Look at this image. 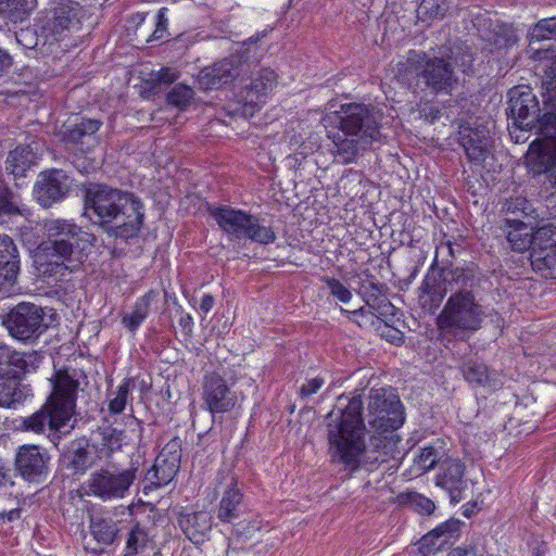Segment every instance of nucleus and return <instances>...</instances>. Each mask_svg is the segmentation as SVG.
Returning a JSON list of instances; mask_svg holds the SVG:
<instances>
[{
    "label": "nucleus",
    "instance_id": "nucleus-1",
    "mask_svg": "<svg viewBox=\"0 0 556 556\" xmlns=\"http://www.w3.org/2000/svg\"><path fill=\"white\" fill-rule=\"evenodd\" d=\"M327 415V441L330 463L351 476L362 467L371 469L387 460L396 440L394 430L404 422L403 406L392 388L372 389L368 402V424L375 431L366 444L363 401L345 399Z\"/></svg>",
    "mask_w": 556,
    "mask_h": 556
},
{
    "label": "nucleus",
    "instance_id": "nucleus-2",
    "mask_svg": "<svg viewBox=\"0 0 556 556\" xmlns=\"http://www.w3.org/2000/svg\"><path fill=\"white\" fill-rule=\"evenodd\" d=\"M143 206L134 194L106 185H90L85 192V216L109 236L122 239L138 235Z\"/></svg>",
    "mask_w": 556,
    "mask_h": 556
},
{
    "label": "nucleus",
    "instance_id": "nucleus-3",
    "mask_svg": "<svg viewBox=\"0 0 556 556\" xmlns=\"http://www.w3.org/2000/svg\"><path fill=\"white\" fill-rule=\"evenodd\" d=\"M329 103L328 110L333 113L338 127L327 129L330 140L329 152L339 164L353 163L361 151L366 150L380 136L379 125L369 110L363 103H343L340 110H333Z\"/></svg>",
    "mask_w": 556,
    "mask_h": 556
},
{
    "label": "nucleus",
    "instance_id": "nucleus-4",
    "mask_svg": "<svg viewBox=\"0 0 556 556\" xmlns=\"http://www.w3.org/2000/svg\"><path fill=\"white\" fill-rule=\"evenodd\" d=\"M43 231L46 241L41 244L42 250L47 256L56 260L40 264L41 270L46 276L60 279L80 267L96 241L93 235L70 219H48Z\"/></svg>",
    "mask_w": 556,
    "mask_h": 556
},
{
    "label": "nucleus",
    "instance_id": "nucleus-5",
    "mask_svg": "<svg viewBox=\"0 0 556 556\" xmlns=\"http://www.w3.org/2000/svg\"><path fill=\"white\" fill-rule=\"evenodd\" d=\"M542 97L549 111L542 116L541 131L549 142L544 149L532 143L525 162L533 174L544 173L553 192H556V67L553 63L542 83Z\"/></svg>",
    "mask_w": 556,
    "mask_h": 556
},
{
    "label": "nucleus",
    "instance_id": "nucleus-6",
    "mask_svg": "<svg viewBox=\"0 0 556 556\" xmlns=\"http://www.w3.org/2000/svg\"><path fill=\"white\" fill-rule=\"evenodd\" d=\"M389 72L395 80L407 87L415 79H421L426 88L435 94L450 93L455 83L450 62L415 50H410L406 59L392 61Z\"/></svg>",
    "mask_w": 556,
    "mask_h": 556
},
{
    "label": "nucleus",
    "instance_id": "nucleus-7",
    "mask_svg": "<svg viewBox=\"0 0 556 556\" xmlns=\"http://www.w3.org/2000/svg\"><path fill=\"white\" fill-rule=\"evenodd\" d=\"M83 10L78 3L70 0H61L36 34L34 47L41 52L54 53L65 52L78 46L81 29Z\"/></svg>",
    "mask_w": 556,
    "mask_h": 556
},
{
    "label": "nucleus",
    "instance_id": "nucleus-8",
    "mask_svg": "<svg viewBox=\"0 0 556 556\" xmlns=\"http://www.w3.org/2000/svg\"><path fill=\"white\" fill-rule=\"evenodd\" d=\"M77 387V382L68 375H59L46 404L23 419V428L34 433H42L47 428L60 431L67 426L75 413Z\"/></svg>",
    "mask_w": 556,
    "mask_h": 556
},
{
    "label": "nucleus",
    "instance_id": "nucleus-9",
    "mask_svg": "<svg viewBox=\"0 0 556 556\" xmlns=\"http://www.w3.org/2000/svg\"><path fill=\"white\" fill-rule=\"evenodd\" d=\"M219 228L233 239H250L260 244H270L276 240L271 227L262 225L256 216L228 205L208 208Z\"/></svg>",
    "mask_w": 556,
    "mask_h": 556
},
{
    "label": "nucleus",
    "instance_id": "nucleus-10",
    "mask_svg": "<svg viewBox=\"0 0 556 556\" xmlns=\"http://www.w3.org/2000/svg\"><path fill=\"white\" fill-rule=\"evenodd\" d=\"M137 471L134 464L127 468L113 465L96 470L85 482L86 493L104 502L122 500L129 494Z\"/></svg>",
    "mask_w": 556,
    "mask_h": 556
},
{
    "label": "nucleus",
    "instance_id": "nucleus-11",
    "mask_svg": "<svg viewBox=\"0 0 556 556\" xmlns=\"http://www.w3.org/2000/svg\"><path fill=\"white\" fill-rule=\"evenodd\" d=\"M482 321V311L471 292H456L447 300L439 316L441 328L477 330Z\"/></svg>",
    "mask_w": 556,
    "mask_h": 556
},
{
    "label": "nucleus",
    "instance_id": "nucleus-12",
    "mask_svg": "<svg viewBox=\"0 0 556 556\" xmlns=\"http://www.w3.org/2000/svg\"><path fill=\"white\" fill-rule=\"evenodd\" d=\"M3 325L9 333L20 341L38 338L46 328L42 309L25 302L17 304L7 314Z\"/></svg>",
    "mask_w": 556,
    "mask_h": 556
},
{
    "label": "nucleus",
    "instance_id": "nucleus-13",
    "mask_svg": "<svg viewBox=\"0 0 556 556\" xmlns=\"http://www.w3.org/2000/svg\"><path fill=\"white\" fill-rule=\"evenodd\" d=\"M508 97L509 116L518 128L531 130L538 124L541 126L539 101L529 87H515L509 90Z\"/></svg>",
    "mask_w": 556,
    "mask_h": 556
},
{
    "label": "nucleus",
    "instance_id": "nucleus-14",
    "mask_svg": "<svg viewBox=\"0 0 556 556\" xmlns=\"http://www.w3.org/2000/svg\"><path fill=\"white\" fill-rule=\"evenodd\" d=\"M277 85V75L273 70L262 68L252 77L239 93V103H242V113L245 116H253L266 102L269 94Z\"/></svg>",
    "mask_w": 556,
    "mask_h": 556
},
{
    "label": "nucleus",
    "instance_id": "nucleus-15",
    "mask_svg": "<svg viewBox=\"0 0 556 556\" xmlns=\"http://www.w3.org/2000/svg\"><path fill=\"white\" fill-rule=\"evenodd\" d=\"M203 406L210 413L219 414L231 410L237 404V395L218 374L212 372L204 377L202 387Z\"/></svg>",
    "mask_w": 556,
    "mask_h": 556
},
{
    "label": "nucleus",
    "instance_id": "nucleus-16",
    "mask_svg": "<svg viewBox=\"0 0 556 556\" xmlns=\"http://www.w3.org/2000/svg\"><path fill=\"white\" fill-rule=\"evenodd\" d=\"M504 231L511 249L516 252H523L533 248L538 242L554 235L553 225H544L533 231V228L519 219H505Z\"/></svg>",
    "mask_w": 556,
    "mask_h": 556
},
{
    "label": "nucleus",
    "instance_id": "nucleus-17",
    "mask_svg": "<svg viewBox=\"0 0 556 556\" xmlns=\"http://www.w3.org/2000/svg\"><path fill=\"white\" fill-rule=\"evenodd\" d=\"M41 361L37 352L21 353L9 345H0V378L15 381L22 374L36 370Z\"/></svg>",
    "mask_w": 556,
    "mask_h": 556
},
{
    "label": "nucleus",
    "instance_id": "nucleus-18",
    "mask_svg": "<svg viewBox=\"0 0 556 556\" xmlns=\"http://www.w3.org/2000/svg\"><path fill=\"white\" fill-rule=\"evenodd\" d=\"M49 456L36 445H24L20 447L15 466L20 475L29 482H40L48 475Z\"/></svg>",
    "mask_w": 556,
    "mask_h": 556
},
{
    "label": "nucleus",
    "instance_id": "nucleus-19",
    "mask_svg": "<svg viewBox=\"0 0 556 556\" xmlns=\"http://www.w3.org/2000/svg\"><path fill=\"white\" fill-rule=\"evenodd\" d=\"M530 47L528 53L533 61L542 64L544 79H546V71L552 66L556 54L549 48L534 49L532 45L539 41L556 40V16L540 20L530 30Z\"/></svg>",
    "mask_w": 556,
    "mask_h": 556
},
{
    "label": "nucleus",
    "instance_id": "nucleus-20",
    "mask_svg": "<svg viewBox=\"0 0 556 556\" xmlns=\"http://www.w3.org/2000/svg\"><path fill=\"white\" fill-rule=\"evenodd\" d=\"M68 188V176L63 170L52 169L40 174L35 193L38 202L48 207L52 203L62 200Z\"/></svg>",
    "mask_w": 556,
    "mask_h": 556
},
{
    "label": "nucleus",
    "instance_id": "nucleus-21",
    "mask_svg": "<svg viewBox=\"0 0 556 556\" xmlns=\"http://www.w3.org/2000/svg\"><path fill=\"white\" fill-rule=\"evenodd\" d=\"M180 464V456L172 454L166 456L164 452L155 458L153 466L146 472L142 492L148 494L152 490L168 484L176 476Z\"/></svg>",
    "mask_w": 556,
    "mask_h": 556
},
{
    "label": "nucleus",
    "instance_id": "nucleus-22",
    "mask_svg": "<svg viewBox=\"0 0 556 556\" xmlns=\"http://www.w3.org/2000/svg\"><path fill=\"white\" fill-rule=\"evenodd\" d=\"M465 381L473 389L483 388L496 391L504 384V377L500 371L490 369L478 359H468L460 366Z\"/></svg>",
    "mask_w": 556,
    "mask_h": 556
},
{
    "label": "nucleus",
    "instance_id": "nucleus-23",
    "mask_svg": "<svg viewBox=\"0 0 556 556\" xmlns=\"http://www.w3.org/2000/svg\"><path fill=\"white\" fill-rule=\"evenodd\" d=\"M465 465L459 459L446 458L440 465L437 485L448 492L451 500L459 502L462 492L467 489Z\"/></svg>",
    "mask_w": 556,
    "mask_h": 556
},
{
    "label": "nucleus",
    "instance_id": "nucleus-24",
    "mask_svg": "<svg viewBox=\"0 0 556 556\" xmlns=\"http://www.w3.org/2000/svg\"><path fill=\"white\" fill-rule=\"evenodd\" d=\"M239 74L237 60L228 58L201 70L198 81L202 89H217L231 83Z\"/></svg>",
    "mask_w": 556,
    "mask_h": 556
},
{
    "label": "nucleus",
    "instance_id": "nucleus-25",
    "mask_svg": "<svg viewBox=\"0 0 556 556\" xmlns=\"http://www.w3.org/2000/svg\"><path fill=\"white\" fill-rule=\"evenodd\" d=\"M177 522L186 538L194 544L203 543L213 526L212 516L205 510H181Z\"/></svg>",
    "mask_w": 556,
    "mask_h": 556
},
{
    "label": "nucleus",
    "instance_id": "nucleus-26",
    "mask_svg": "<svg viewBox=\"0 0 556 556\" xmlns=\"http://www.w3.org/2000/svg\"><path fill=\"white\" fill-rule=\"evenodd\" d=\"M459 141L470 162L482 163L489 152V131L485 127L460 126Z\"/></svg>",
    "mask_w": 556,
    "mask_h": 556
},
{
    "label": "nucleus",
    "instance_id": "nucleus-27",
    "mask_svg": "<svg viewBox=\"0 0 556 556\" xmlns=\"http://www.w3.org/2000/svg\"><path fill=\"white\" fill-rule=\"evenodd\" d=\"M460 527L462 522L453 518L440 523L421 538L420 549L428 554L443 548L458 539Z\"/></svg>",
    "mask_w": 556,
    "mask_h": 556
},
{
    "label": "nucleus",
    "instance_id": "nucleus-28",
    "mask_svg": "<svg viewBox=\"0 0 556 556\" xmlns=\"http://www.w3.org/2000/svg\"><path fill=\"white\" fill-rule=\"evenodd\" d=\"M555 233L545 238V243L538 242L531 251V266L534 271L546 279H556V239Z\"/></svg>",
    "mask_w": 556,
    "mask_h": 556
},
{
    "label": "nucleus",
    "instance_id": "nucleus-29",
    "mask_svg": "<svg viewBox=\"0 0 556 556\" xmlns=\"http://www.w3.org/2000/svg\"><path fill=\"white\" fill-rule=\"evenodd\" d=\"M243 495L237 488L233 477H228L222 494L216 516L222 522H231L240 516Z\"/></svg>",
    "mask_w": 556,
    "mask_h": 556
},
{
    "label": "nucleus",
    "instance_id": "nucleus-30",
    "mask_svg": "<svg viewBox=\"0 0 556 556\" xmlns=\"http://www.w3.org/2000/svg\"><path fill=\"white\" fill-rule=\"evenodd\" d=\"M383 288V285L365 281L362 283L358 294L364 300L366 306L372 311V314L387 317L393 315L395 307L384 294Z\"/></svg>",
    "mask_w": 556,
    "mask_h": 556
},
{
    "label": "nucleus",
    "instance_id": "nucleus-31",
    "mask_svg": "<svg viewBox=\"0 0 556 556\" xmlns=\"http://www.w3.org/2000/svg\"><path fill=\"white\" fill-rule=\"evenodd\" d=\"M36 152L30 146H17L11 150L5 161V169L15 179L24 177L36 164Z\"/></svg>",
    "mask_w": 556,
    "mask_h": 556
},
{
    "label": "nucleus",
    "instance_id": "nucleus-32",
    "mask_svg": "<svg viewBox=\"0 0 556 556\" xmlns=\"http://www.w3.org/2000/svg\"><path fill=\"white\" fill-rule=\"evenodd\" d=\"M154 291H149L138 298L130 313L122 316V325L131 333H136L143 321L149 316L152 300L155 298Z\"/></svg>",
    "mask_w": 556,
    "mask_h": 556
},
{
    "label": "nucleus",
    "instance_id": "nucleus-33",
    "mask_svg": "<svg viewBox=\"0 0 556 556\" xmlns=\"http://www.w3.org/2000/svg\"><path fill=\"white\" fill-rule=\"evenodd\" d=\"M18 252L11 253L10 258H0V294L10 296L20 269Z\"/></svg>",
    "mask_w": 556,
    "mask_h": 556
},
{
    "label": "nucleus",
    "instance_id": "nucleus-34",
    "mask_svg": "<svg viewBox=\"0 0 556 556\" xmlns=\"http://www.w3.org/2000/svg\"><path fill=\"white\" fill-rule=\"evenodd\" d=\"M89 528L92 538L103 546L112 545L119 532L117 521L112 518H92Z\"/></svg>",
    "mask_w": 556,
    "mask_h": 556
},
{
    "label": "nucleus",
    "instance_id": "nucleus-35",
    "mask_svg": "<svg viewBox=\"0 0 556 556\" xmlns=\"http://www.w3.org/2000/svg\"><path fill=\"white\" fill-rule=\"evenodd\" d=\"M150 542V536L146 527L135 523L126 534L123 556H139L142 554Z\"/></svg>",
    "mask_w": 556,
    "mask_h": 556
},
{
    "label": "nucleus",
    "instance_id": "nucleus-36",
    "mask_svg": "<svg viewBox=\"0 0 556 556\" xmlns=\"http://www.w3.org/2000/svg\"><path fill=\"white\" fill-rule=\"evenodd\" d=\"M448 8V0H422L417 9V15L424 22L442 20Z\"/></svg>",
    "mask_w": 556,
    "mask_h": 556
},
{
    "label": "nucleus",
    "instance_id": "nucleus-37",
    "mask_svg": "<svg viewBox=\"0 0 556 556\" xmlns=\"http://www.w3.org/2000/svg\"><path fill=\"white\" fill-rule=\"evenodd\" d=\"M444 456V450L441 444L429 445L424 447L419 455L415 458V467L420 472L431 470Z\"/></svg>",
    "mask_w": 556,
    "mask_h": 556
},
{
    "label": "nucleus",
    "instance_id": "nucleus-38",
    "mask_svg": "<svg viewBox=\"0 0 556 556\" xmlns=\"http://www.w3.org/2000/svg\"><path fill=\"white\" fill-rule=\"evenodd\" d=\"M24 400L23 390L16 381L0 378V407L11 408Z\"/></svg>",
    "mask_w": 556,
    "mask_h": 556
},
{
    "label": "nucleus",
    "instance_id": "nucleus-39",
    "mask_svg": "<svg viewBox=\"0 0 556 556\" xmlns=\"http://www.w3.org/2000/svg\"><path fill=\"white\" fill-rule=\"evenodd\" d=\"M100 126L101 122L98 119L81 118L68 129L67 137L71 141L78 142L86 136L94 135Z\"/></svg>",
    "mask_w": 556,
    "mask_h": 556
},
{
    "label": "nucleus",
    "instance_id": "nucleus-40",
    "mask_svg": "<svg viewBox=\"0 0 556 556\" xmlns=\"http://www.w3.org/2000/svg\"><path fill=\"white\" fill-rule=\"evenodd\" d=\"M99 437L100 444L111 453L121 450L126 438L123 430H117L112 427L102 428L99 432Z\"/></svg>",
    "mask_w": 556,
    "mask_h": 556
},
{
    "label": "nucleus",
    "instance_id": "nucleus-41",
    "mask_svg": "<svg viewBox=\"0 0 556 556\" xmlns=\"http://www.w3.org/2000/svg\"><path fill=\"white\" fill-rule=\"evenodd\" d=\"M193 98V90L184 84L176 85L167 93V103L179 109H185L191 103Z\"/></svg>",
    "mask_w": 556,
    "mask_h": 556
},
{
    "label": "nucleus",
    "instance_id": "nucleus-42",
    "mask_svg": "<svg viewBox=\"0 0 556 556\" xmlns=\"http://www.w3.org/2000/svg\"><path fill=\"white\" fill-rule=\"evenodd\" d=\"M321 281L326 285L329 293L339 302L348 304L352 300L351 290L334 277L324 276Z\"/></svg>",
    "mask_w": 556,
    "mask_h": 556
},
{
    "label": "nucleus",
    "instance_id": "nucleus-43",
    "mask_svg": "<svg viewBox=\"0 0 556 556\" xmlns=\"http://www.w3.org/2000/svg\"><path fill=\"white\" fill-rule=\"evenodd\" d=\"M10 10H8L7 18L16 22L22 21L24 16L35 8L36 0H8Z\"/></svg>",
    "mask_w": 556,
    "mask_h": 556
},
{
    "label": "nucleus",
    "instance_id": "nucleus-44",
    "mask_svg": "<svg viewBox=\"0 0 556 556\" xmlns=\"http://www.w3.org/2000/svg\"><path fill=\"white\" fill-rule=\"evenodd\" d=\"M129 383L127 381L118 386L116 395L109 402V410L112 414H121L127 404L129 396Z\"/></svg>",
    "mask_w": 556,
    "mask_h": 556
},
{
    "label": "nucleus",
    "instance_id": "nucleus-45",
    "mask_svg": "<svg viewBox=\"0 0 556 556\" xmlns=\"http://www.w3.org/2000/svg\"><path fill=\"white\" fill-rule=\"evenodd\" d=\"M167 8H161L156 13V21H155V28L151 35V37L148 39L149 41H157L163 40L167 36V27H168V17H167Z\"/></svg>",
    "mask_w": 556,
    "mask_h": 556
},
{
    "label": "nucleus",
    "instance_id": "nucleus-46",
    "mask_svg": "<svg viewBox=\"0 0 556 556\" xmlns=\"http://www.w3.org/2000/svg\"><path fill=\"white\" fill-rule=\"evenodd\" d=\"M409 503L415 510L424 515H430L435 508L430 498L418 493L410 495Z\"/></svg>",
    "mask_w": 556,
    "mask_h": 556
},
{
    "label": "nucleus",
    "instance_id": "nucleus-47",
    "mask_svg": "<svg viewBox=\"0 0 556 556\" xmlns=\"http://www.w3.org/2000/svg\"><path fill=\"white\" fill-rule=\"evenodd\" d=\"M325 383V379L321 377H315L308 379L305 383H303L300 388V395L302 397H308L313 394H316Z\"/></svg>",
    "mask_w": 556,
    "mask_h": 556
},
{
    "label": "nucleus",
    "instance_id": "nucleus-48",
    "mask_svg": "<svg viewBox=\"0 0 556 556\" xmlns=\"http://www.w3.org/2000/svg\"><path fill=\"white\" fill-rule=\"evenodd\" d=\"M92 464V459L86 450L79 448L72 458V465L76 470L85 471Z\"/></svg>",
    "mask_w": 556,
    "mask_h": 556
},
{
    "label": "nucleus",
    "instance_id": "nucleus-49",
    "mask_svg": "<svg viewBox=\"0 0 556 556\" xmlns=\"http://www.w3.org/2000/svg\"><path fill=\"white\" fill-rule=\"evenodd\" d=\"M20 213L18 207L7 199L5 192L0 188V218Z\"/></svg>",
    "mask_w": 556,
    "mask_h": 556
},
{
    "label": "nucleus",
    "instance_id": "nucleus-50",
    "mask_svg": "<svg viewBox=\"0 0 556 556\" xmlns=\"http://www.w3.org/2000/svg\"><path fill=\"white\" fill-rule=\"evenodd\" d=\"M155 77L160 83L170 84L178 79L179 72L176 68L163 67L156 73Z\"/></svg>",
    "mask_w": 556,
    "mask_h": 556
},
{
    "label": "nucleus",
    "instance_id": "nucleus-51",
    "mask_svg": "<svg viewBox=\"0 0 556 556\" xmlns=\"http://www.w3.org/2000/svg\"><path fill=\"white\" fill-rule=\"evenodd\" d=\"M11 253H16L13 240L9 236H0V258H10Z\"/></svg>",
    "mask_w": 556,
    "mask_h": 556
},
{
    "label": "nucleus",
    "instance_id": "nucleus-52",
    "mask_svg": "<svg viewBox=\"0 0 556 556\" xmlns=\"http://www.w3.org/2000/svg\"><path fill=\"white\" fill-rule=\"evenodd\" d=\"M420 116L424 117L426 121L433 123L434 121L440 118L441 112L437 106L425 105L424 108L420 109Z\"/></svg>",
    "mask_w": 556,
    "mask_h": 556
},
{
    "label": "nucleus",
    "instance_id": "nucleus-53",
    "mask_svg": "<svg viewBox=\"0 0 556 556\" xmlns=\"http://www.w3.org/2000/svg\"><path fill=\"white\" fill-rule=\"evenodd\" d=\"M508 212H517L521 211L523 214H527L526 211L528 210V201L525 198H516L515 200L509 201L506 204Z\"/></svg>",
    "mask_w": 556,
    "mask_h": 556
},
{
    "label": "nucleus",
    "instance_id": "nucleus-54",
    "mask_svg": "<svg viewBox=\"0 0 556 556\" xmlns=\"http://www.w3.org/2000/svg\"><path fill=\"white\" fill-rule=\"evenodd\" d=\"M382 337L392 343H400L403 340V333L400 330L388 326H386Z\"/></svg>",
    "mask_w": 556,
    "mask_h": 556
},
{
    "label": "nucleus",
    "instance_id": "nucleus-55",
    "mask_svg": "<svg viewBox=\"0 0 556 556\" xmlns=\"http://www.w3.org/2000/svg\"><path fill=\"white\" fill-rule=\"evenodd\" d=\"M452 556H482L481 549L476 546L458 547L453 551Z\"/></svg>",
    "mask_w": 556,
    "mask_h": 556
},
{
    "label": "nucleus",
    "instance_id": "nucleus-56",
    "mask_svg": "<svg viewBox=\"0 0 556 556\" xmlns=\"http://www.w3.org/2000/svg\"><path fill=\"white\" fill-rule=\"evenodd\" d=\"M215 300L211 294H204L200 301V309L207 314L214 306Z\"/></svg>",
    "mask_w": 556,
    "mask_h": 556
},
{
    "label": "nucleus",
    "instance_id": "nucleus-57",
    "mask_svg": "<svg viewBox=\"0 0 556 556\" xmlns=\"http://www.w3.org/2000/svg\"><path fill=\"white\" fill-rule=\"evenodd\" d=\"M179 326L187 332L190 333L193 328V318L190 314H184L179 318Z\"/></svg>",
    "mask_w": 556,
    "mask_h": 556
},
{
    "label": "nucleus",
    "instance_id": "nucleus-58",
    "mask_svg": "<svg viewBox=\"0 0 556 556\" xmlns=\"http://www.w3.org/2000/svg\"><path fill=\"white\" fill-rule=\"evenodd\" d=\"M10 481V469L0 459V486L5 485Z\"/></svg>",
    "mask_w": 556,
    "mask_h": 556
},
{
    "label": "nucleus",
    "instance_id": "nucleus-59",
    "mask_svg": "<svg viewBox=\"0 0 556 556\" xmlns=\"http://www.w3.org/2000/svg\"><path fill=\"white\" fill-rule=\"evenodd\" d=\"M455 64L460 66L463 72H467V70H469L471 67V62H472V59H471V55L469 54H465L462 56V61L460 63L458 64V61L455 59Z\"/></svg>",
    "mask_w": 556,
    "mask_h": 556
},
{
    "label": "nucleus",
    "instance_id": "nucleus-60",
    "mask_svg": "<svg viewBox=\"0 0 556 556\" xmlns=\"http://www.w3.org/2000/svg\"><path fill=\"white\" fill-rule=\"evenodd\" d=\"M341 313L343 315L348 316L349 318H351L352 316L353 317L364 316L367 313V309L365 307H359L354 311H348V309L341 308Z\"/></svg>",
    "mask_w": 556,
    "mask_h": 556
},
{
    "label": "nucleus",
    "instance_id": "nucleus-61",
    "mask_svg": "<svg viewBox=\"0 0 556 556\" xmlns=\"http://www.w3.org/2000/svg\"><path fill=\"white\" fill-rule=\"evenodd\" d=\"M11 65L10 55L0 49V70L9 67Z\"/></svg>",
    "mask_w": 556,
    "mask_h": 556
},
{
    "label": "nucleus",
    "instance_id": "nucleus-62",
    "mask_svg": "<svg viewBox=\"0 0 556 556\" xmlns=\"http://www.w3.org/2000/svg\"><path fill=\"white\" fill-rule=\"evenodd\" d=\"M8 0H0V15L7 17L8 10H10V5H8Z\"/></svg>",
    "mask_w": 556,
    "mask_h": 556
},
{
    "label": "nucleus",
    "instance_id": "nucleus-63",
    "mask_svg": "<svg viewBox=\"0 0 556 556\" xmlns=\"http://www.w3.org/2000/svg\"><path fill=\"white\" fill-rule=\"evenodd\" d=\"M18 517H20V513H18V510H16V509H12V510H10V511H9V514H8V519H9V520H14V519H16V518H18Z\"/></svg>",
    "mask_w": 556,
    "mask_h": 556
},
{
    "label": "nucleus",
    "instance_id": "nucleus-64",
    "mask_svg": "<svg viewBox=\"0 0 556 556\" xmlns=\"http://www.w3.org/2000/svg\"><path fill=\"white\" fill-rule=\"evenodd\" d=\"M28 35H30V31L26 30V31H22L18 37H17V40L18 41H22L23 39H25Z\"/></svg>",
    "mask_w": 556,
    "mask_h": 556
}]
</instances>
